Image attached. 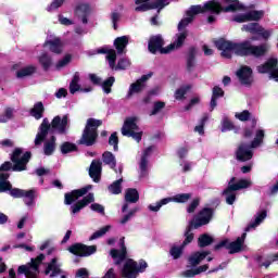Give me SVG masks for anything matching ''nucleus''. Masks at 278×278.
Wrapping results in <instances>:
<instances>
[{"label": "nucleus", "instance_id": "obj_1", "mask_svg": "<svg viewBox=\"0 0 278 278\" xmlns=\"http://www.w3.org/2000/svg\"><path fill=\"white\" fill-rule=\"evenodd\" d=\"M214 45L218 51H222V58H226V60H231V51H235L236 55H240L241 58H249L250 55L252 58H264L270 49L268 43L253 46L249 40L238 43L226 40L225 38L217 39Z\"/></svg>", "mask_w": 278, "mask_h": 278}, {"label": "nucleus", "instance_id": "obj_2", "mask_svg": "<svg viewBox=\"0 0 278 278\" xmlns=\"http://www.w3.org/2000/svg\"><path fill=\"white\" fill-rule=\"evenodd\" d=\"M66 129H68V115H63V117L56 115L51 123H49V118H43L35 138V147H40V144L47 140L49 132L65 136Z\"/></svg>", "mask_w": 278, "mask_h": 278}, {"label": "nucleus", "instance_id": "obj_3", "mask_svg": "<svg viewBox=\"0 0 278 278\" xmlns=\"http://www.w3.org/2000/svg\"><path fill=\"white\" fill-rule=\"evenodd\" d=\"M29 160H31V153L29 151H26L23 154V149L15 148L11 154V162L5 161L0 166V173H8L9 170H13V173H23V170H27V164H29Z\"/></svg>", "mask_w": 278, "mask_h": 278}, {"label": "nucleus", "instance_id": "obj_4", "mask_svg": "<svg viewBox=\"0 0 278 278\" xmlns=\"http://www.w3.org/2000/svg\"><path fill=\"white\" fill-rule=\"evenodd\" d=\"M101 125H103V121L92 117L88 118L77 144L83 147H94L99 138V127H101Z\"/></svg>", "mask_w": 278, "mask_h": 278}, {"label": "nucleus", "instance_id": "obj_5", "mask_svg": "<svg viewBox=\"0 0 278 278\" xmlns=\"http://www.w3.org/2000/svg\"><path fill=\"white\" fill-rule=\"evenodd\" d=\"M0 192H10L13 199H24V203L28 207L34 205V201H36V189L12 188V182L10 181L0 182Z\"/></svg>", "mask_w": 278, "mask_h": 278}, {"label": "nucleus", "instance_id": "obj_6", "mask_svg": "<svg viewBox=\"0 0 278 278\" xmlns=\"http://www.w3.org/2000/svg\"><path fill=\"white\" fill-rule=\"evenodd\" d=\"M194 10L198 11V14H205V12H210L211 14H220L222 12H238L240 9V4H229L228 7H223L220 2L216 0H208L203 4L193 5Z\"/></svg>", "mask_w": 278, "mask_h": 278}, {"label": "nucleus", "instance_id": "obj_7", "mask_svg": "<svg viewBox=\"0 0 278 278\" xmlns=\"http://www.w3.org/2000/svg\"><path fill=\"white\" fill-rule=\"evenodd\" d=\"M138 117H126L124 121V125L122 127V135L126 136V138H132V140H136V142H140L142 140V131L140 130V127L138 126ZM139 131V132H136Z\"/></svg>", "mask_w": 278, "mask_h": 278}, {"label": "nucleus", "instance_id": "obj_8", "mask_svg": "<svg viewBox=\"0 0 278 278\" xmlns=\"http://www.w3.org/2000/svg\"><path fill=\"white\" fill-rule=\"evenodd\" d=\"M165 41L164 37H162L161 34L151 36L148 41V51L152 53V55H155L157 53H161V55H166L173 51V46H167L164 48Z\"/></svg>", "mask_w": 278, "mask_h": 278}, {"label": "nucleus", "instance_id": "obj_9", "mask_svg": "<svg viewBox=\"0 0 278 278\" xmlns=\"http://www.w3.org/2000/svg\"><path fill=\"white\" fill-rule=\"evenodd\" d=\"M190 199H192V193H178L173 198H164L156 202V205L150 204L148 210H150V212H160L163 205H168V203H172V201H174V203H188Z\"/></svg>", "mask_w": 278, "mask_h": 278}, {"label": "nucleus", "instance_id": "obj_10", "mask_svg": "<svg viewBox=\"0 0 278 278\" xmlns=\"http://www.w3.org/2000/svg\"><path fill=\"white\" fill-rule=\"evenodd\" d=\"M214 251H220V249H227L229 255H236V253H242L244 251V244L240 239L235 241H229V239H224L214 245Z\"/></svg>", "mask_w": 278, "mask_h": 278}, {"label": "nucleus", "instance_id": "obj_11", "mask_svg": "<svg viewBox=\"0 0 278 278\" xmlns=\"http://www.w3.org/2000/svg\"><path fill=\"white\" fill-rule=\"evenodd\" d=\"M68 251L72 255H76L77 257H90V255H94V253H97V245L74 243L68 248Z\"/></svg>", "mask_w": 278, "mask_h": 278}, {"label": "nucleus", "instance_id": "obj_12", "mask_svg": "<svg viewBox=\"0 0 278 278\" xmlns=\"http://www.w3.org/2000/svg\"><path fill=\"white\" fill-rule=\"evenodd\" d=\"M89 190H92V185H87L80 189H74L71 192H66L64 194V205H73L75 201H79L81 197H86Z\"/></svg>", "mask_w": 278, "mask_h": 278}, {"label": "nucleus", "instance_id": "obj_13", "mask_svg": "<svg viewBox=\"0 0 278 278\" xmlns=\"http://www.w3.org/2000/svg\"><path fill=\"white\" fill-rule=\"evenodd\" d=\"M168 0H154L152 2H142L140 5L135 8V12H149V10H157L160 14L166 5H169Z\"/></svg>", "mask_w": 278, "mask_h": 278}, {"label": "nucleus", "instance_id": "obj_14", "mask_svg": "<svg viewBox=\"0 0 278 278\" xmlns=\"http://www.w3.org/2000/svg\"><path fill=\"white\" fill-rule=\"evenodd\" d=\"M242 31H248L249 34H253V35H257L261 36V38L263 40H268V38H270V31L266 30L264 27H262V25H260V23L254 22V23H249V24H244L241 27Z\"/></svg>", "mask_w": 278, "mask_h": 278}, {"label": "nucleus", "instance_id": "obj_15", "mask_svg": "<svg viewBox=\"0 0 278 278\" xmlns=\"http://www.w3.org/2000/svg\"><path fill=\"white\" fill-rule=\"evenodd\" d=\"M242 86H253V68L242 65L236 73Z\"/></svg>", "mask_w": 278, "mask_h": 278}, {"label": "nucleus", "instance_id": "obj_16", "mask_svg": "<svg viewBox=\"0 0 278 278\" xmlns=\"http://www.w3.org/2000/svg\"><path fill=\"white\" fill-rule=\"evenodd\" d=\"M212 216H214V210L204 207L199 212L198 216L191 219V223H194L195 227H203V225L210 224Z\"/></svg>", "mask_w": 278, "mask_h": 278}, {"label": "nucleus", "instance_id": "obj_17", "mask_svg": "<svg viewBox=\"0 0 278 278\" xmlns=\"http://www.w3.org/2000/svg\"><path fill=\"white\" fill-rule=\"evenodd\" d=\"M151 77H153V73L147 74V75H142L139 79H137L135 83H132L129 87L128 90V99L129 97H132L134 94H138L140 92H142V90H144V83L149 81V79H151Z\"/></svg>", "mask_w": 278, "mask_h": 278}, {"label": "nucleus", "instance_id": "obj_18", "mask_svg": "<svg viewBox=\"0 0 278 278\" xmlns=\"http://www.w3.org/2000/svg\"><path fill=\"white\" fill-rule=\"evenodd\" d=\"M90 203H94V193L90 192L85 195L81 200L76 201L73 205H71V214H79L84 207H88Z\"/></svg>", "mask_w": 278, "mask_h": 278}, {"label": "nucleus", "instance_id": "obj_19", "mask_svg": "<svg viewBox=\"0 0 278 278\" xmlns=\"http://www.w3.org/2000/svg\"><path fill=\"white\" fill-rule=\"evenodd\" d=\"M139 271H138V262L129 258L126 261L122 268V277L123 278H138Z\"/></svg>", "mask_w": 278, "mask_h": 278}, {"label": "nucleus", "instance_id": "obj_20", "mask_svg": "<svg viewBox=\"0 0 278 278\" xmlns=\"http://www.w3.org/2000/svg\"><path fill=\"white\" fill-rule=\"evenodd\" d=\"M236 159L238 162H249V160H253V150H251V144L241 143L236 151Z\"/></svg>", "mask_w": 278, "mask_h": 278}, {"label": "nucleus", "instance_id": "obj_21", "mask_svg": "<svg viewBox=\"0 0 278 278\" xmlns=\"http://www.w3.org/2000/svg\"><path fill=\"white\" fill-rule=\"evenodd\" d=\"M92 9L88 3H79L74 10L75 16L81 20L83 25H88V16H90Z\"/></svg>", "mask_w": 278, "mask_h": 278}, {"label": "nucleus", "instance_id": "obj_22", "mask_svg": "<svg viewBox=\"0 0 278 278\" xmlns=\"http://www.w3.org/2000/svg\"><path fill=\"white\" fill-rule=\"evenodd\" d=\"M243 186L242 185H233L227 186L226 189L222 192V195L225 197L227 205H233L236 203V192L240 190Z\"/></svg>", "mask_w": 278, "mask_h": 278}, {"label": "nucleus", "instance_id": "obj_23", "mask_svg": "<svg viewBox=\"0 0 278 278\" xmlns=\"http://www.w3.org/2000/svg\"><path fill=\"white\" fill-rule=\"evenodd\" d=\"M194 68H197V47L192 46L186 55V71L187 73H194Z\"/></svg>", "mask_w": 278, "mask_h": 278}, {"label": "nucleus", "instance_id": "obj_24", "mask_svg": "<svg viewBox=\"0 0 278 278\" xmlns=\"http://www.w3.org/2000/svg\"><path fill=\"white\" fill-rule=\"evenodd\" d=\"M197 14H199V11H197V9H194V5H191L189 8V10L186 11L187 17H184L178 23V31H184V29H186V27H188V25H190V23H192L194 21V16H197Z\"/></svg>", "mask_w": 278, "mask_h": 278}, {"label": "nucleus", "instance_id": "obj_25", "mask_svg": "<svg viewBox=\"0 0 278 278\" xmlns=\"http://www.w3.org/2000/svg\"><path fill=\"white\" fill-rule=\"evenodd\" d=\"M101 170H102L101 161H92L89 168V177H91L94 184H99V181H101Z\"/></svg>", "mask_w": 278, "mask_h": 278}, {"label": "nucleus", "instance_id": "obj_26", "mask_svg": "<svg viewBox=\"0 0 278 278\" xmlns=\"http://www.w3.org/2000/svg\"><path fill=\"white\" fill-rule=\"evenodd\" d=\"M207 255H212L211 251H198L194 252L191 256H189L188 262L190 264V266H192V268H197V266H199V264H201V262H203V260H205V257H207Z\"/></svg>", "mask_w": 278, "mask_h": 278}, {"label": "nucleus", "instance_id": "obj_27", "mask_svg": "<svg viewBox=\"0 0 278 278\" xmlns=\"http://www.w3.org/2000/svg\"><path fill=\"white\" fill-rule=\"evenodd\" d=\"M111 256L113 260H119L115 264L118 265L127 257V247H125V240L121 239V251L116 249L111 250Z\"/></svg>", "mask_w": 278, "mask_h": 278}, {"label": "nucleus", "instance_id": "obj_28", "mask_svg": "<svg viewBox=\"0 0 278 278\" xmlns=\"http://www.w3.org/2000/svg\"><path fill=\"white\" fill-rule=\"evenodd\" d=\"M278 66V60L276 58L268 59L264 64L257 67L258 73L262 75L266 73H273Z\"/></svg>", "mask_w": 278, "mask_h": 278}, {"label": "nucleus", "instance_id": "obj_29", "mask_svg": "<svg viewBox=\"0 0 278 278\" xmlns=\"http://www.w3.org/2000/svg\"><path fill=\"white\" fill-rule=\"evenodd\" d=\"M45 275H50L51 278L62 275V268H60V264H58V258L54 257L50 261L45 269Z\"/></svg>", "mask_w": 278, "mask_h": 278}, {"label": "nucleus", "instance_id": "obj_30", "mask_svg": "<svg viewBox=\"0 0 278 278\" xmlns=\"http://www.w3.org/2000/svg\"><path fill=\"white\" fill-rule=\"evenodd\" d=\"M192 229H199V227H197V224H194V222L190 220L184 233L185 240L181 243V245L185 248L188 247V244L192 243V241L194 240V233L192 232Z\"/></svg>", "mask_w": 278, "mask_h": 278}, {"label": "nucleus", "instance_id": "obj_31", "mask_svg": "<svg viewBox=\"0 0 278 278\" xmlns=\"http://www.w3.org/2000/svg\"><path fill=\"white\" fill-rule=\"evenodd\" d=\"M235 117L238 118V121H241V123H247V121H250L253 127H257V118H255V116H253V114H251L249 110L236 113Z\"/></svg>", "mask_w": 278, "mask_h": 278}, {"label": "nucleus", "instance_id": "obj_32", "mask_svg": "<svg viewBox=\"0 0 278 278\" xmlns=\"http://www.w3.org/2000/svg\"><path fill=\"white\" fill-rule=\"evenodd\" d=\"M220 97H225V91L223 90V88H220L219 86L213 87V93L210 103L211 112H213L216 105H218V99H220Z\"/></svg>", "mask_w": 278, "mask_h": 278}, {"label": "nucleus", "instance_id": "obj_33", "mask_svg": "<svg viewBox=\"0 0 278 278\" xmlns=\"http://www.w3.org/2000/svg\"><path fill=\"white\" fill-rule=\"evenodd\" d=\"M45 46H49V49L51 53H55L56 55H60L62 53L63 45L62 40L60 38H55L53 40H48L45 42Z\"/></svg>", "mask_w": 278, "mask_h": 278}, {"label": "nucleus", "instance_id": "obj_34", "mask_svg": "<svg viewBox=\"0 0 278 278\" xmlns=\"http://www.w3.org/2000/svg\"><path fill=\"white\" fill-rule=\"evenodd\" d=\"M266 216H268V212L266 210L261 211L257 216L255 217L254 222L250 223L244 231H251L252 229H255V227H257L258 225H262V223L264 222V219L266 218Z\"/></svg>", "mask_w": 278, "mask_h": 278}, {"label": "nucleus", "instance_id": "obj_35", "mask_svg": "<svg viewBox=\"0 0 278 278\" xmlns=\"http://www.w3.org/2000/svg\"><path fill=\"white\" fill-rule=\"evenodd\" d=\"M128 45H129V37L127 36L117 37L114 40V47L119 55L124 53Z\"/></svg>", "mask_w": 278, "mask_h": 278}, {"label": "nucleus", "instance_id": "obj_36", "mask_svg": "<svg viewBox=\"0 0 278 278\" xmlns=\"http://www.w3.org/2000/svg\"><path fill=\"white\" fill-rule=\"evenodd\" d=\"M29 114L33 118H36V121H40V118L45 116V104H42V102L35 103L30 109Z\"/></svg>", "mask_w": 278, "mask_h": 278}, {"label": "nucleus", "instance_id": "obj_37", "mask_svg": "<svg viewBox=\"0 0 278 278\" xmlns=\"http://www.w3.org/2000/svg\"><path fill=\"white\" fill-rule=\"evenodd\" d=\"M210 269V265L205 264V265H201L194 269H187L184 271V277L186 278H192V277H197V275H201V273H206V270Z\"/></svg>", "mask_w": 278, "mask_h": 278}, {"label": "nucleus", "instance_id": "obj_38", "mask_svg": "<svg viewBox=\"0 0 278 278\" xmlns=\"http://www.w3.org/2000/svg\"><path fill=\"white\" fill-rule=\"evenodd\" d=\"M125 201L127 203H138V201H140V193H138V189H127L125 194Z\"/></svg>", "mask_w": 278, "mask_h": 278}, {"label": "nucleus", "instance_id": "obj_39", "mask_svg": "<svg viewBox=\"0 0 278 278\" xmlns=\"http://www.w3.org/2000/svg\"><path fill=\"white\" fill-rule=\"evenodd\" d=\"M176 38L177 39L169 45V46H173V51H175V49H181V47H184V43L186 42V38H188V30L178 33L176 35Z\"/></svg>", "mask_w": 278, "mask_h": 278}, {"label": "nucleus", "instance_id": "obj_40", "mask_svg": "<svg viewBox=\"0 0 278 278\" xmlns=\"http://www.w3.org/2000/svg\"><path fill=\"white\" fill-rule=\"evenodd\" d=\"M211 244H214V237L207 233L200 235L198 238V247L200 249H205V247H210Z\"/></svg>", "mask_w": 278, "mask_h": 278}, {"label": "nucleus", "instance_id": "obj_41", "mask_svg": "<svg viewBox=\"0 0 278 278\" xmlns=\"http://www.w3.org/2000/svg\"><path fill=\"white\" fill-rule=\"evenodd\" d=\"M266 134L264 132L263 129H258L255 132V137L254 139L251 141L250 147L251 149H257V147H260L261 144L264 143V138H265Z\"/></svg>", "mask_w": 278, "mask_h": 278}, {"label": "nucleus", "instance_id": "obj_42", "mask_svg": "<svg viewBox=\"0 0 278 278\" xmlns=\"http://www.w3.org/2000/svg\"><path fill=\"white\" fill-rule=\"evenodd\" d=\"M58 138L55 136H51L49 141H46L43 144V153L45 155H51L52 153H55V142Z\"/></svg>", "mask_w": 278, "mask_h": 278}, {"label": "nucleus", "instance_id": "obj_43", "mask_svg": "<svg viewBox=\"0 0 278 278\" xmlns=\"http://www.w3.org/2000/svg\"><path fill=\"white\" fill-rule=\"evenodd\" d=\"M36 73V66L34 65H28L24 68H21L16 72V77L17 79H23L25 77H31Z\"/></svg>", "mask_w": 278, "mask_h": 278}, {"label": "nucleus", "instance_id": "obj_44", "mask_svg": "<svg viewBox=\"0 0 278 278\" xmlns=\"http://www.w3.org/2000/svg\"><path fill=\"white\" fill-rule=\"evenodd\" d=\"M61 153L63 155H67V153H75L79 151V148H77V144L71 142V141H65L61 144L60 147Z\"/></svg>", "mask_w": 278, "mask_h": 278}, {"label": "nucleus", "instance_id": "obj_45", "mask_svg": "<svg viewBox=\"0 0 278 278\" xmlns=\"http://www.w3.org/2000/svg\"><path fill=\"white\" fill-rule=\"evenodd\" d=\"M39 64L42 66V70L47 72L53 65V59L48 53H42L39 56Z\"/></svg>", "mask_w": 278, "mask_h": 278}, {"label": "nucleus", "instance_id": "obj_46", "mask_svg": "<svg viewBox=\"0 0 278 278\" xmlns=\"http://www.w3.org/2000/svg\"><path fill=\"white\" fill-rule=\"evenodd\" d=\"M45 260V254H39L37 257L31 258L29 263V270H34L35 273H39L40 265L42 264V261Z\"/></svg>", "mask_w": 278, "mask_h": 278}, {"label": "nucleus", "instance_id": "obj_47", "mask_svg": "<svg viewBox=\"0 0 278 278\" xmlns=\"http://www.w3.org/2000/svg\"><path fill=\"white\" fill-rule=\"evenodd\" d=\"M108 190L111 192V194H121V192H123V178L113 181L108 187Z\"/></svg>", "mask_w": 278, "mask_h": 278}, {"label": "nucleus", "instance_id": "obj_48", "mask_svg": "<svg viewBox=\"0 0 278 278\" xmlns=\"http://www.w3.org/2000/svg\"><path fill=\"white\" fill-rule=\"evenodd\" d=\"M102 160L104 164H108L109 166H111V168H116V156H114L112 152L105 151L102 154Z\"/></svg>", "mask_w": 278, "mask_h": 278}, {"label": "nucleus", "instance_id": "obj_49", "mask_svg": "<svg viewBox=\"0 0 278 278\" xmlns=\"http://www.w3.org/2000/svg\"><path fill=\"white\" fill-rule=\"evenodd\" d=\"M115 81L116 78L114 76H110L103 83H101L100 86L105 94H110L112 92V86H114Z\"/></svg>", "mask_w": 278, "mask_h": 278}, {"label": "nucleus", "instance_id": "obj_50", "mask_svg": "<svg viewBox=\"0 0 278 278\" xmlns=\"http://www.w3.org/2000/svg\"><path fill=\"white\" fill-rule=\"evenodd\" d=\"M80 90L81 86L79 85V74L76 73L70 83V92L71 94H75V92H79Z\"/></svg>", "mask_w": 278, "mask_h": 278}, {"label": "nucleus", "instance_id": "obj_51", "mask_svg": "<svg viewBox=\"0 0 278 278\" xmlns=\"http://www.w3.org/2000/svg\"><path fill=\"white\" fill-rule=\"evenodd\" d=\"M17 275H25L26 278H38V275L31 271L27 265L18 266Z\"/></svg>", "mask_w": 278, "mask_h": 278}, {"label": "nucleus", "instance_id": "obj_52", "mask_svg": "<svg viewBox=\"0 0 278 278\" xmlns=\"http://www.w3.org/2000/svg\"><path fill=\"white\" fill-rule=\"evenodd\" d=\"M207 121H210V116H207V114H204L200 119V124L194 127V131H197L200 136H204L205 123H207Z\"/></svg>", "mask_w": 278, "mask_h": 278}, {"label": "nucleus", "instance_id": "obj_53", "mask_svg": "<svg viewBox=\"0 0 278 278\" xmlns=\"http://www.w3.org/2000/svg\"><path fill=\"white\" fill-rule=\"evenodd\" d=\"M184 249H186L184 245H173L169 250V255H172L173 260H179L181 255H184Z\"/></svg>", "mask_w": 278, "mask_h": 278}, {"label": "nucleus", "instance_id": "obj_54", "mask_svg": "<svg viewBox=\"0 0 278 278\" xmlns=\"http://www.w3.org/2000/svg\"><path fill=\"white\" fill-rule=\"evenodd\" d=\"M242 185L243 187L240 188V190H245V188H250L251 187V181H249L248 179H239L236 182V177L230 178L228 186H240Z\"/></svg>", "mask_w": 278, "mask_h": 278}, {"label": "nucleus", "instance_id": "obj_55", "mask_svg": "<svg viewBox=\"0 0 278 278\" xmlns=\"http://www.w3.org/2000/svg\"><path fill=\"white\" fill-rule=\"evenodd\" d=\"M248 15V22H251V21H262V18H264V11H249L247 13Z\"/></svg>", "mask_w": 278, "mask_h": 278}, {"label": "nucleus", "instance_id": "obj_56", "mask_svg": "<svg viewBox=\"0 0 278 278\" xmlns=\"http://www.w3.org/2000/svg\"><path fill=\"white\" fill-rule=\"evenodd\" d=\"M106 60L109 62L110 68H115V66H116V50L109 49V52H106Z\"/></svg>", "mask_w": 278, "mask_h": 278}, {"label": "nucleus", "instance_id": "obj_57", "mask_svg": "<svg viewBox=\"0 0 278 278\" xmlns=\"http://www.w3.org/2000/svg\"><path fill=\"white\" fill-rule=\"evenodd\" d=\"M165 108H166L165 102H162V101L154 102L150 116H155L156 114H160V112H162V110H164Z\"/></svg>", "mask_w": 278, "mask_h": 278}, {"label": "nucleus", "instance_id": "obj_58", "mask_svg": "<svg viewBox=\"0 0 278 278\" xmlns=\"http://www.w3.org/2000/svg\"><path fill=\"white\" fill-rule=\"evenodd\" d=\"M190 85H187L185 87H181L179 89H177L175 91V99H177V101H181V99H184V97H186V94L188 93V90H190Z\"/></svg>", "mask_w": 278, "mask_h": 278}, {"label": "nucleus", "instance_id": "obj_59", "mask_svg": "<svg viewBox=\"0 0 278 278\" xmlns=\"http://www.w3.org/2000/svg\"><path fill=\"white\" fill-rule=\"evenodd\" d=\"M236 129V126L233 125V122L230 121L229 118L225 117L223 123H222V131H231Z\"/></svg>", "mask_w": 278, "mask_h": 278}, {"label": "nucleus", "instance_id": "obj_60", "mask_svg": "<svg viewBox=\"0 0 278 278\" xmlns=\"http://www.w3.org/2000/svg\"><path fill=\"white\" fill-rule=\"evenodd\" d=\"M109 231H110V226H105V227L101 228L100 230H97L96 232H93L91 235V237L89 238V240H97V238H101V237L105 236Z\"/></svg>", "mask_w": 278, "mask_h": 278}, {"label": "nucleus", "instance_id": "obj_61", "mask_svg": "<svg viewBox=\"0 0 278 278\" xmlns=\"http://www.w3.org/2000/svg\"><path fill=\"white\" fill-rule=\"evenodd\" d=\"M109 144L113 147L114 151H118V132L111 134Z\"/></svg>", "mask_w": 278, "mask_h": 278}, {"label": "nucleus", "instance_id": "obj_62", "mask_svg": "<svg viewBox=\"0 0 278 278\" xmlns=\"http://www.w3.org/2000/svg\"><path fill=\"white\" fill-rule=\"evenodd\" d=\"M64 1L66 0H52L50 5L47 7V12H53V10H59V8H62V5H64Z\"/></svg>", "mask_w": 278, "mask_h": 278}, {"label": "nucleus", "instance_id": "obj_63", "mask_svg": "<svg viewBox=\"0 0 278 278\" xmlns=\"http://www.w3.org/2000/svg\"><path fill=\"white\" fill-rule=\"evenodd\" d=\"M72 60H73V55L66 54L62 60H60L56 63V68H64V66H67V64H71Z\"/></svg>", "mask_w": 278, "mask_h": 278}, {"label": "nucleus", "instance_id": "obj_64", "mask_svg": "<svg viewBox=\"0 0 278 278\" xmlns=\"http://www.w3.org/2000/svg\"><path fill=\"white\" fill-rule=\"evenodd\" d=\"M131 66V62L127 59H119L117 62V68L119 71H125L126 68H129Z\"/></svg>", "mask_w": 278, "mask_h": 278}]
</instances>
